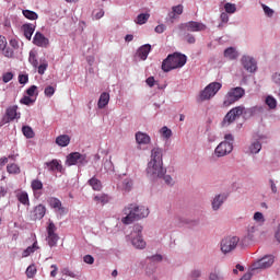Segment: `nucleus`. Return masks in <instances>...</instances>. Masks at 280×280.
Wrapping results in <instances>:
<instances>
[{"label": "nucleus", "instance_id": "1", "mask_svg": "<svg viewBox=\"0 0 280 280\" xmlns=\"http://www.w3.org/2000/svg\"><path fill=\"white\" fill-rule=\"evenodd\" d=\"M167 170L163 167V150L154 148L151 151V161L148 163L147 174L150 178H163Z\"/></svg>", "mask_w": 280, "mask_h": 280}, {"label": "nucleus", "instance_id": "2", "mask_svg": "<svg viewBox=\"0 0 280 280\" xmlns=\"http://www.w3.org/2000/svg\"><path fill=\"white\" fill-rule=\"evenodd\" d=\"M125 218L121 219L122 224H132L136 220H142L150 215V210L143 206L129 205L124 209Z\"/></svg>", "mask_w": 280, "mask_h": 280}, {"label": "nucleus", "instance_id": "3", "mask_svg": "<svg viewBox=\"0 0 280 280\" xmlns=\"http://www.w3.org/2000/svg\"><path fill=\"white\" fill-rule=\"evenodd\" d=\"M185 65H187V56L180 52H174L163 60L162 70L167 73L174 69H180L182 67H185Z\"/></svg>", "mask_w": 280, "mask_h": 280}, {"label": "nucleus", "instance_id": "4", "mask_svg": "<svg viewBox=\"0 0 280 280\" xmlns=\"http://www.w3.org/2000/svg\"><path fill=\"white\" fill-rule=\"evenodd\" d=\"M244 95H246V91L244 90V88L237 86L231 89L224 97L223 106L226 108L235 104V102H240V100H242Z\"/></svg>", "mask_w": 280, "mask_h": 280}, {"label": "nucleus", "instance_id": "5", "mask_svg": "<svg viewBox=\"0 0 280 280\" xmlns=\"http://www.w3.org/2000/svg\"><path fill=\"white\" fill-rule=\"evenodd\" d=\"M220 89H222V83H220V82H212V83L208 84L205 88V90L201 91V93L199 95V102H207V100L214 97L217 95L218 91H220Z\"/></svg>", "mask_w": 280, "mask_h": 280}, {"label": "nucleus", "instance_id": "6", "mask_svg": "<svg viewBox=\"0 0 280 280\" xmlns=\"http://www.w3.org/2000/svg\"><path fill=\"white\" fill-rule=\"evenodd\" d=\"M246 108L244 106H236L232 108L223 118L222 126H231L235 119H240L244 115Z\"/></svg>", "mask_w": 280, "mask_h": 280}, {"label": "nucleus", "instance_id": "7", "mask_svg": "<svg viewBox=\"0 0 280 280\" xmlns=\"http://www.w3.org/2000/svg\"><path fill=\"white\" fill-rule=\"evenodd\" d=\"M19 49H21L19 40L15 38H12L9 40V45L7 44L2 48L1 52H2V56H4V58L12 59L14 58V56H16V54H19Z\"/></svg>", "mask_w": 280, "mask_h": 280}, {"label": "nucleus", "instance_id": "8", "mask_svg": "<svg viewBox=\"0 0 280 280\" xmlns=\"http://www.w3.org/2000/svg\"><path fill=\"white\" fill-rule=\"evenodd\" d=\"M143 231V226L137 224L133 226V231L131 233V244L135 248L143 249L145 248V241H143V236H141V232Z\"/></svg>", "mask_w": 280, "mask_h": 280}, {"label": "nucleus", "instance_id": "9", "mask_svg": "<svg viewBox=\"0 0 280 280\" xmlns=\"http://www.w3.org/2000/svg\"><path fill=\"white\" fill-rule=\"evenodd\" d=\"M237 244H240V237L228 236L221 241V250L224 254L231 253L237 248Z\"/></svg>", "mask_w": 280, "mask_h": 280}, {"label": "nucleus", "instance_id": "10", "mask_svg": "<svg viewBox=\"0 0 280 280\" xmlns=\"http://www.w3.org/2000/svg\"><path fill=\"white\" fill-rule=\"evenodd\" d=\"M86 165L89 161L86 160V155L80 153V152H72L67 156L66 165L71 167V165Z\"/></svg>", "mask_w": 280, "mask_h": 280}, {"label": "nucleus", "instance_id": "11", "mask_svg": "<svg viewBox=\"0 0 280 280\" xmlns=\"http://www.w3.org/2000/svg\"><path fill=\"white\" fill-rule=\"evenodd\" d=\"M178 27L182 32H205L207 30V25L195 21L182 23Z\"/></svg>", "mask_w": 280, "mask_h": 280}, {"label": "nucleus", "instance_id": "12", "mask_svg": "<svg viewBox=\"0 0 280 280\" xmlns=\"http://www.w3.org/2000/svg\"><path fill=\"white\" fill-rule=\"evenodd\" d=\"M57 228L56 224L52 221H49L47 226V243L50 246V248H54L56 244H58V241L60 240V236L56 234Z\"/></svg>", "mask_w": 280, "mask_h": 280}, {"label": "nucleus", "instance_id": "13", "mask_svg": "<svg viewBox=\"0 0 280 280\" xmlns=\"http://www.w3.org/2000/svg\"><path fill=\"white\" fill-rule=\"evenodd\" d=\"M233 152V143L223 141L221 142L214 150L215 156H226V154H231Z\"/></svg>", "mask_w": 280, "mask_h": 280}, {"label": "nucleus", "instance_id": "14", "mask_svg": "<svg viewBox=\"0 0 280 280\" xmlns=\"http://www.w3.org/2000/svg\"><path fill=\"white\" fill-rule=\"evenodd\" d=\"M272 264H275V257L272 255L265 256L254 264V270L270 268Z\"/></svg>", "mask_w": 280, "mask_h": 280}, {"label": "nucleus", "instance_id": "15", "mask_svg": "<svg viewBox=\"0 0 280 280\" xmlns=\"http://www.w3.org/2000/svg\"><path fill=\"white\" fill-rule=\"evenodd\" d=\"M51 209H55V213H58V215H65L67 213V208L62 207V201L60 199L52 197L48 200Z\"/></svg>", "mask_w": 280, "mask_h": 280}, {"label": "nucleus", "instance_id": "16", "mask_svg": "<svg viewBox=\"0 0 280 280\" xmlns=\"http://www.w3.org/2000/svg\"><path fill=\"white\" fill-rule=\"evenodd\" d=\"M19 109V106L13 105L7 108L5 116L2 119V124H10V121H14L19 117V114L16 110Z\"/></svg>", "mask_w": 280, "mask_h": 280}, {"label": "nucleus", "instance_id": "17", "mask_svg": "<svg viewBox=\"0 0 280 280\" xmlns=\"http://www.w3.org/2000/svg\"><path fill=\"white\" fill-rule=\"evenodd\" d=\"M242 65L249 73H255V71H257V62L252 57L244 56L242 58Z\"/></svg>", "mask_w": 280, "mask_h": 280}, {"label": "nucleus", "instance_id": "18", "mask_svg": "<svg viewBox=\"0 0 280 280\" xmlns=\"http://www.w3.org/2000/svg\"><path fill=\"white\" fill-rule=\"evenodd\" d=\"M33 44L36 45V47H49V38L45 37L43 33L36 32L33 37Z\"/></svg>", "mask_w": 280, "mask_h": 280}, {"label": "nucleus", "instance_id": "19", "mask_svg": "<svg viewBox=\"0 0 280 280\" xmlns=\"http://www.w3.org/2000/svg\"><path fill=\"white\" fill-rule=\"evenodd\" d=\"M45 213H47V208L44 205H38L32 211L31 218L32 220H43Z\"/></svg>", "mask_w": 280, "mask_h": 280}, {"label": "nucleus", "instance_id": "20", "mask_svg": "<svg viewBox=\"0 0 280 280\" xmlns=\"http://www.w3.org/2000/svg\"><path fill=\"white\" fill-rule=\"evenodd\" d=\"M150 51H152V46L150 44L142 45L137 50V56L140 60H148V56L150 55Z\"/></svg>", "mask_w": 280, "mask_h": 280}, {"label": "nucleus", "instance_id": "21", "mask_svg": "<svg viewBox=\"0 0 280 280\" xmlns=\"http://www.w3.org/2000/svg\"><path fill=\"white\" fill-rule=\"evenodd\" d=\"M45 166L48 167L49 172H62V164L58 160L46 162Z\"/></svg>", "mask_w": 280, "mask_h": 280}, {"label": "nucleus", "instance_id": "22", "mask_svg": "<svg viewBox=\"0 0 280 280\" xmlns=\"http://www.w3.org/2000/svg\"><path fill=\"white\" fill-rule=\"evenodd\" d=\"M136 141L139 143V145H148V143L151 141V138L148 136V133L138 131L136 133Z\"/></svg>", "mask_w": 280, "mask_h": 280}, {"label": "nucleus", "instance_id": "23", "mask_svg": "<svg viewBox=\"0 0 280 280\" xmlns=\"http://www.w3.org/2000/svg\"><path fill=\"white\" fill-rule=\"evenodd\" d=\"M22 30L24 32V36L27 40H32V36L34 35V32L36 30V26L34 24H24L22 26Z\"/></svg>", "mask_w": 280, "mask_h": 280}, {"label": "nucleus", "instance_id": "24", "mask_svg": "<svg viewBox=\"0 0 280 280\" xmlns=\"http://www.w3.org/2000/svg\"><path fill=\"white\" fill-rule=\"evenodd\" d=\"M108 102H110V94L103 92L98 98L97 107L98 108H106L108 106Z\"/></svg>", "mask_w": 280, "mask_h": 280}, {"label": "nucleus", "instance_id": "25", "mask_svg": "<svg viewBox=\"0 0 280 280\" xmlns=\"http://www.w3.org/2000/svg\"><path fill=\"white\" fill-rule=\"evenodd\" d=\"M56 143L60 148H67L71 143V137L68 135H61L56 138Z\"/></svg>", "mask_w": 280, "mask_h": 280}, {"label": "nucleus", "instance_id": "26", "mask_svg": "<svg viewBox=\"0 0 280 280\" xmlns=\"http://www.w3.org/2000/svg\"><path fill=\"white\" fill-rule=\"evenodd\" d=\"M93 200L96 205H102V207H104V205H108V202H110V197L107 194H100L94 196Z\"/></svg>", "mask_w": 280, "mask_h": 280}, {"label": "nucleus", "instance_id": "27", "mask_svg": "<svg viewBox=\"0 0 280 280\" xmlns=\"http://www.w3.org/2000/svg\"><path fill=\"white\" fill-rule=\"evenodd\" d=\"M224 200H226V195H218V196H215L213 201H212V209H213V211H218V209H220V207H222Z\"/></svg>", "mask_w": 280, "mask_h": 280}, {"label": "nucleus", "instance_id": "28", "mask_svg": "<svg viewBox=\"0 0 280 280\" xmlns=\"http://www.w3.org/2000/svg\"><path fill=\"white\" fill-rule=\"evenodd\" d=\"M180 14H183V4L173 7L172 12L168 13V18L171 19L172 23H174L176 16H180Z\"/></svg>", "mask_w": 280, "mask_h": 280}, {"label": "nucleus", "instance_id": "29", "mask_svg": "<svg viewBox=\"0 0 280 280\" xmlns=\"http://www.w3.org/2000/svg\"><path fill=\"white\" fill-rule=\"evenodd\" d=\"M38 241H35L32 246H28L26 249L23 250L22 257H30V255H33V253H36L38 250Z\"/></svg>", "mask_w": 280, "mask_h": 280}, {"label": "nucleus", "instance_id": "30", "mask_svg": "<svg viewBox=\"0 0 280 280\" xmlns=\"http://www.w3.org/2000/svg\"><path fill=\"white\" fill-rule=\"evenodd\" d=\"M88 183L94 191H102V182L97 177H92Z\"/></svg>", "mask_w": 280, "mask_h": 280}, {"label": "nucleus", "instance_id": "31", "mask_svg": "<svg viewBox=\"0 0 280 280\" xmlns=\"http://www.w3.org/2000/svg\"><path fill=\"white\" fill-rule=\"evenodd\" d=\"M16 198L21 205L30 207V195L26 191H22L16 195Z\"/></svg>", "mask_w": 280, "mask_h": 280}, {"label": "nucleus", "instance_id": "32", "mask_svg": "<svg viewBox=\"0 0 280 280\" xmlns=\"http://www.w3.org/2000/svg\"><path fill=\"white\" fill-rule=\"evenodd\" d=\"M224 56L225 58H229V60H235L240 55L237 54V50H235V48L230 47L224 50Z\"/></svg>", "mask_w": 280, "mask_h": 280}, {"label": "nucleus", "instance_id": "33", "mask_svg": "<svg viewBox=\"0 0 280 280\" xmlns=\"http://www.w3.org/2000/svg\"><path fill=\"white\" fill-rule=\"evenodd\" d=\"M249 152H250V154H259V152H261V142H259V141H254V142L249 145Z\"/></svg>", "mask_w": 280, "mask_h": 280}, {"label": "nucleus", "instance_id": "34", "mask_svg": "<svg viewBox=\"0 0 280 280\" xmlns=\"http://www.w3.org/2000/svg\"><path fill=\"white\" fill-rule=\"evenodd\" d=\"M62 275H65L66 277H71V279H80V273L77 271H73L71 269H69L68 267L63 268L61 270Z\"/></svg>", "mask_w": 280, "mask_h": 280}, {"label": "nucleus", "instance_id": "35", "mask_svg": "<svg viewBox=\"0 0 280 280\" xmlns=\"http://www.w3.org/2000/svg\"><path fill=\"white\" fill-rule=\"evenodd\" d=\"M31 189H33L34 194L40 191L43 189V182L40 179H33L31 182Z\"/></svg>", "mask_w": 280, "mask_h": 280}, {"label": "nucleus", "instance_id": "36", "mask_svg": "<svg viewBox=\"0 0 280 280\" xmlns=\"http://www.w3.org/2000/svg\"><path fill=\"white\" fill-rule=\"evenodd\" d=\"M22 132H23L24 137H26V139H34V137H35L34 129H32V127H30V126H23Z\"/></svg>", "mask_w": 280, "mask_h": 280}, {"label": "nucleus", "instance_id": "37", "mask_svg": "<svg viewBox=\"0 0 280 280\" xmlns=\"http://www.w3.org/2000/svg\"><path fill=\"white\" fill-rule=\"evenodd\" d=\"M22 14L25 16V19H28L30 21H36L38 19V13L30 10H23Z\"/></svg>", "mask_w": 280, "mask_h": 280}, {"label": "nucleus", "instance_id": "38", "mask_svg": "<svg viewBox=\"0 0 280 280\" xmlns=\"http://www.w3.org/2000/svg\"><path fill=\"white\" fill-rule=\"evenodd\" d=\"M148 19H150V14L148 13H141L137 16L136 23L138 25H144V23H148Z\"/></svg>", "mask_w": 280, "mask_h": 280}, {"label": "nucleus", "instance_id": "39", "mask_svg": "<svg viewBox=\"0 0 280 280\" xmlns=\"http://www.w3.org/2000/svg\"><path fill=\"white\" fill-rule=\"evenodd\" d=\"M7 171L9 174H21V167L16 164H9Z\"/></svg>", "mask_w": 280, "mask_h": 280}, {"label": "nucleus", "instance_id": "40", "mask_svg": "<svg viewBox=\"0 0 280 280\" xmlns=\"http://www.w3.org/2000/svg\"><path fill=\"white\" fill-rule=\"evenodd\" d=\"M36 275V266L30 265L26 269V277L28 279H34V276Z\"/></svg>", "mask_w": 280, "mask_h": 280}, {"label": "nucleus", "instance_id": "41", "mask_svg": "<svg viewBox=\"0 0 280 280\" xmlns=\"http://www.w3.org/2000/svg\"><path fill=\"white\" fill-rule=\"evenodd\" d=\"M224 9H225V12H226L228 14H235V12H236V10H237V8L235 7V4L229 3V2L224 4Z\"/></svg>", "mask_w": 280, "mask_h": 280}, {"label": "nucleus", "instance_id": "42", "mask_svg": "<svg viewBox=\"0 0 280 280\" xmlns=\"http://www.w3.org/2000/svg\"><path fill=\"white\" fill-rule=\"evenodd\" d=\"M162 137H164V139H170L172 137V129L167 128V127H162V129L160 130Z\"/></svg>", "mask_w": 280, "mask_h": 280}, {"label": "nucleus", "instance_id": "43", "mask_svg": "<svg viewBox=\"0 0 280 280\" xmlns=\"http://www.w3.org/2000/svg\"><path fill=\"white\" fill-rule=\"evenodd\" d=\"M266 104L269 108H277V100L272 96H267Z\"/></svg>", "mask_w": 280, "mask_h": 280}, {"label": "nucleus", "instance_id": "44", "mask_svg": "<svg viewBox=\"0 0 280 280\" xmlns=\"http://www.w3.org/2000/svg\"><path fill=\"white\" fill-rule=\"evenodd\" d=\"M34 100H32V96H24L20 100V104H24V106H32L34 104Z\"/></svg>", "mask_w": 280, "mask_h": 280}, {"label": "nucleus", "instance_id": "45", "mask_svg": "<svg viewBox=\"0 0 280 280\" xmlns=\"http://www.w3.org/2000/svg\"><path fill=\"white\" fill-rule=\"evenodd\" d=\"M54 93H56V88L51 85L46 86L44 90V94L46 95V97H52Z\"/></svg>", "mask_w": 280, "mask_h": 280}, {"label": "nucleus", "instance_id": "46", "mask_svg": "<svg viewBox=\"0 0 280 280\" xmlns=\"http://www.w3.org/2000/svg\"><path fill=\"white\" fill-rule=\"evenodd\" d=\"M28 62H31L35 68L38 67V59H36V55L34 52H30Z\"/></svg>", "mask_w": 280, "mask_h": 280}, {"label": "nucleus", "instance_id": "47", "mask_svg": "<svg viewBox=\"0 0 280 280\" xmlns=\"http://www.w3.org/2000/svg\"><path fill=\"white\" fill-rule=\"evenodd\" d=\"M254 220H255V222H260L261 224H264V222H266V219L264 218V213H261V212H255Z\"/></svg>", "mask_w": 280, "mask_h": 280}, {"label": "nucleus", "instance_id": "48", "mask_svg": "<svg viewBox=\"0 0 280 280\" xmlns=\"http://www.w3.org/2000/svg\"><path fill=\"white\" fill-rule=\"evenodd\" d=\"M122 187H124L125 191H130V189H132V180L125 179L122 182Z\"/></svg>", "mask_w": 280, "mask_h": 280}, {"label": "nucleus", "instance_id": "49", "mask_svg": "<svg viewBox=\"0 0 280 280\" xmlns=\"http://www.w3.org/2000/svg\"><path fill=\"white\" fill-rule=\"evenodd\" d=\"M12 78H14V74L12 72H7L2 75V81L4 82V84H8V82H10Z\"/></svg>", "mask_w": 280, "mask_h": 280}, {"label": "nucleus", "instance_id": "50", "mask_svg": "<svg viewBox=\"0 0 280 280\" xmlns=\"http://www.w3.org/2000/svg\"><path fill=\"white\" fill-rule=\"evenodd\" d=\"M37 89L38 88L36 85H32L31 88H28L26 90V95H28V97H34V95L36 94Z\"/></svg>", "mask_w": 280, "mask_h": 280}, {"label": "nucleus", "instance_id": "51", "mask_svg": "<svg viewBox=\"0 0 280 280\" xmlns=\"http://www.w3.org/2000/svg\"><path fill=\"white\" fill-rule=\"evenodd\" d=\"M19 82H20V84H27V82H30V75L20 74L19 75Z\"/></svg>", "mask_w": 280, "mask_h": 280}, {"label": "nucleus", "instance_id": "52", "mask_svg": "<svg viewBox=\"0 0 280 280\" xmlns=\"http://www.w3.org/2000/svg\"><path fill=\"white\" fill-rule=\"evenodd\" d=\"M262 10H264L266 16H272V14H275V11L266 4H262Z\"/></svg>", "mask_w": 280, "mask_h": 280}, {"label": "nucleus", "instance_id": "53", "mask_svg": "<svg viewBox=\"0 0 280 280\" xmlns=\"http://www.w3.org/2000/svg\"><path fill=\"white\" fill-rule=\"evenodd\" d=\"M185 40L188 43V45H194L196 43V37L191 34H187L185 36Z\"/></svg>", "mask_w": 280, "mask_h": 280}, {"label": "nucleus", "instance_id": "54", "mask_svg": "<svg viewBox=\"0 0 280 280\" xmlns=\"http://www.w3.org/2000/svg\"><path fill=\"white\" fill-rule=\"evenodd\" d=\"M47 67H48L47 62H44V63L38 66L37 71H38L39 75L45 74V71H47Z\"/></svg>", "mask_w": 280, "mask_h": 280}, {"label": "nucleus", "instance_id": "55", "mask_svg": "<svg viewBox=\"0 0 280 280\" xmlns=\"http://www.w3.org/2000/svg\"><path fill=\"white\" fill-rule=\"evenodd\" d=\"M83 261H84L85 264L93 265V264H95V258H93V256H91V255H85V256L83 257Z\"/></svg>", "mask_w": 280, "mask_h": 280}, {"label": "nucleus", "instance_id": "56", "mask_svg": "<svg viewBox=\"0 0 280 280\" xmlns=\"http://www.w3.org/2000/svg\"><path fill=\"white\" fill-rule=\"evenodd\" d=\"M5 45H8V39L5 38V36L0 35V51L3 50V47H5Z\"/></svg>", "mask_w": 280, "mask_h": 280}, {"label": "nucleus", "instance_id": "57", "mask_svg": "<svg viewBox=\"0 0 280 280\" xmlns=\"http://www.w3.org/2000/svg\"><path fill=\"white\" fill-rule=\"evenodd\" d=\"M162 178L166 183V185H174V179L170 175H163Z\"/></svg>", "mask_w": 280, "mask_h": 280}, {"label": "nucleus", "instance_id": "58", "mask_svg": "<svg viewBox=\"0 0 280 280\" xmlns=\"http://www.w3.org/2000/svg\"><path fill=\"white\" fill-rule=\"evenodd\" d=\"M148 86H150L152 89V86H154L155 84V80H154V77H149L147 80H145Z\"/></svg>", "mask_w": 280, "mask_h": 280}, {"label": "nucleus", "instance_id": "59", "mask_svg": "<svg viewBox=\"0 0 280 280\" xmlns=\"http://www.w3.org/2000/svg\"><path fill=\"white\" fill-rule=\"evenodd\" d=\"M155 32L156 34H163V32H165V25L164 24H160L155 27Z\"/></svg>", "mask_w": 280, "mask_h": 280}, {"label": "nucleus", "instance_id": "60", "mask_svg": "<svg viewBox=\"0 0 280 280\" xmlns=\"http://www.w3.org/2000/svg\"><path fill=\"white\" fill-rule=\"evenodd\" d=\"M210 280H223L222 276L213 272V273H210V277H209Z\"/></svg>", "mask_w": 280, "mask_h": 280}, {"label": "nucleus", "instance_id": "61", "mask_svg": "<svg viewBox=\"0 0 280 280\" xmlns=\"http://www.w3.org/2000/svg\"><path fill=\"white\" fill-rule=\"evenodd\" d=\"M272 80H273L275 84H279V86H280V73L279 72L273 74Z\"/></svg>", "mask_w": 280, "mask_h": 280}, {"label": "nucleus", "instance_id": "62", "mask_svg": "<svg viewBox=\"0 0 280 280\" xmlns=\"http://www.w3.org/2000/svg\"><path fill=\"white\" fill-rule=\"evenodd\" d=\"M224 139L228 143H232V145H233V141H234L233 135L228 133L224 136Z\"/></svg>", "mask_w": 280, "mask_h": 280}, {"label": "nucleus", "instance_id": "63", "mask_svg": "<svg viewBox=\"0 0 280 280\" xmlns=\"http://www.w3.org/2000/svg\"><path fill=\"white\" fill-rule=\"evenodd\" d=\"M222 23H229V14L228 13H221V16H220Z\"/></svg>", "mask_w": 280, "mask_h": 280}, {"label": "nucleus", "instance_id": "64", "mask_svg": "<svg viewBox=\"0 0 280 280\" xmlns=\"http://www.w3.org/2000/svg\"><path fill=\"white\" fill-rule=\"evenodd\" d=\"M250 279H253V273L247 272L240 280H250Z\"/></svg>", "mask_w": 280, "mask_h": 280}]
</instances>
